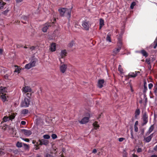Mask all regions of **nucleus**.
<instances>
[{
    "mask_svg": "<svg viewBox=\"0 0 157 157\" xmlns=\"http://www.w3.org/2000/svg\"><path fill=\"white\" fill-rule=\"evenodd\" d=\"M9 118H10V120H12L14 118L15 116L13 115H11L9 117Z\"/></svg>",
    "mask_w": 157,
    "mask_h": 157,
    "instance_id": "3c124183",
    "label": "nucleus"
},
{
    "mask_svg": "<svg viewBox=\"0 0 157 157\" xmlns=\"http://www.w3.org/2000/svg\"><path fill=\"white\" fill-rule=\"evenodd\" d=\"M29 111L27 109H24L22 110L21 113L22 114H26L28 113Z\"/></svg>",
    "mask_w": 157,
    "mask_h": 157,
    "instance_id": "7c9ffc66",
    "label": "nucleus"
},
{
    "mask_svg": "<svg viewBox=\"0 0 157 157\" xmlns=\"http://www.w3.org/2000/svg\"><path fill=\"white\" fill-rule=\"evenodd\" d=\"M3 120L4 122H6L10 120V119L9 117L4 116L3 118Z\"/></svg>",
    "mask_w": 157,
    "mask_h": 157,
    "instance_id": "b1692460",
    "label": "nucleus"
},
{
    "mask_svg": "<svg viewBox=\"0 0 157 157\" xmlns=\"http://www.w3.org/2000/svg\"><path fill=\"white\" fill-rule=\"evenodd\" d=\"M89 21L85 19L82 21V25L84 29L86 30H88L89 29Z\"/></svg>",
    "mask_w": 157,
    "mask_h": 157,
    "instance_id": "7ed1b4c3",
    "label": "nucleus"
},
{
    "mask_svg": "<svg viewBox=\"0 0 157 157\" xmlns=\"http://www.w3.org/2000/svg\"><path fill=\"white\" fill-rule=\"evenodd\" d=\"M35 48V47H34V46H32L31 47V48H30V49L32 50H34Z\"/></svg>",
    "mask_w": 157,
    "mask_h": 157,
    "instance_id": "052dcab7",
    "label": "nucleus"
},
{
    "mask_svg": "<svg viewBox=\"0 0 157 157\" xmlns=\"http://www.w3.org/2000/svg\"><path fill=\"white\" fill-rule=\"evenodd\" d=\"M43 137L44 139H48L50 138V137L49 135L46 134L43 136Z\"/></svg>",
    "mask_w": 157,
    "mask_h": 157,
    "instance_id": "58836bf2",
    "label": "nucleus"
},
{
    "mask_svg": "<svg viewBox=\"0 0 157 157\" xmlns=\"http://www.w3.org/2000/svg\"><path fill=\"white\" fill-rule=\"evenodd\" d=\"M66 53V52L65 50L61 51V55L62 57H63L64 56H65Z\"/></svg>",
    "mask_w": 157,
    "mask_h": 157,
    "instance_id": "e433bc0d",
    "label": "nucleus"
},
{
    "mask_svg": "<svg viewBox=\"0 0 157 157\" xmlns=\"http://www.w3.org/2000/svg\"><path fill=\"white\" fill-rule=\"evenodd\" d=\"M153 135V133L151 134L149 136L144 138V139L145 140V141L147 143H149Z\"/></svg>",
    "mask_w": 157,
    "mask_h": 157,
    "instance_id": "4468645a",
    "label": "nucleus"
},
{
    "mask_svg": "<svg viewBox=\"0 0 157 157\" xmlns=\"http://www.w3.org/2000/svg\"><path fill=\"white\" fill-rule=\"evenodd\" d=\"M154 124L151 125L149 128L148 132L149 133H151L153 131L154 128Z\"/></svg>",
    "mask_w": 157,
    "mask_h": 157,
    "instance_id": "c756f323",
    "label": "nucleus"
},
{
    "mask_svg": "<svg viewBox=\"0 0 157 157\" xmlns=\"http://www.w3.org/2000/svg\"><path fill=\"white\" fill-rule=\"evenodd\" d=\"M32 91L31 88L29 86H25L23 92L25 93L27 92H30Z\"/></svg>",
    "mask_w": 157,
    "mask_h": 157,
    "instance_id": "f3484780",
    "label": "nucleus"
},
{
    "mask_svg": "<svg viewBox=\"0 0 157 157\" xmlns=\"http://www.w3.org/2000/svg\"><path fill=\"white\" fill-rule=\"evenodd\" d=\"M136 52H138V51ZM140 52H141L142 53V54L143 55V56H145V57H147V56H148V54H147V53L146 52L145 50H142Z\"/></svg>",
    "mask_w": 157,
    "mask_h": 157,
    "instance_id": "a211bd4d",
    "label": "nucleus"
},
{
    "mask_svg": "<svg viewBox=\"0 0 157 157\" xmlns=\"http://www.w3.org/2000/svg\"><path fill=\"white\" fill-rule=\"evenodd\" d=\"M60 15L61 17L65 16L66 15H69V10L68 9L62 8L58 9Z\"/></svg>",
    "mask_w": 157,
    "mask_h": 157,
    "instance_id": "f257e3e1",
    "label": "nucleus"
},
{
    "mask_svg": "<svg viewBox=\"0 0 157 157\" xmlns=\"http://www.w3.org/2000/svg\"><path fill=\"white\" fill-rule=\"evenodd\" d=\"M54 24V22H53L52 23H46L44 25L42 29V31L44 32H46L48 29L49 27L51 26H53V25Z\"/></svg>",
    "mask_w": 157,
    "mask_h": 157,
    "instance_id": "20e7f679",
    "label": "nucleus"
},
{
    "mask_svg": "<svg viewBox=\"0 0 157 157\" xmlns=\"http://www.w3.org/2000/svg\"><path fill=\"white\" fill-rule=\"evenodd\" d=\"M121 49V46H118V47L117 48H115L113 49V53L114 54L116 55L120 52Z\"/></svg>",
    "mask_w": 157,
    "mask_h": 157,
    "instance_id": "2eb2a0df",
    "label": "nucleus"
},
{
    "mask_svg": "<svg viewBox=\"0 0 157 157\" xmlns=\"http://www.w3.org/2000/svg\"><path fill=\"white\" fill-rule=\"evenodd\" d=\"M21 138L23 140L27 142H29L30 140L28 139L25 138L23 137H21Z\"/></svg>",
    "mask_w": 157,
    "mask_h": 157,
    "instance_id": "a19ab883",
    "label": "nucleus"
},
{
    "mask_svg": "<svg viewBox=\"0 0 157 157\" xmlns=\"http://www.w3.org/2000/svg\"><path fill=\"white\" fill-rule=\"evenodd\" d=\"M6 94H2L1 96H0V98H1L2 100V101L4 102L6 100Z\"/></svg>",
    "mask_w": 157,
    "mask_h": 157,
    "instance_id": "6ab92c4d",
    "label": "nucleus"
},
{
    "mask_svg": "<svg viewBox=\"0 0 157 157\" xmlns=\"http://www.w3.org/2000/svg\"><path fill=\"white\" fill-rule=\"evenodd\" d=\"M155 60V59L153 58H151V61L152 62H153Z\"/></svg>",
    "mask_w": 157,
    "mask_h": 157,
    "instance_id": "774afa93",
    "label": "nucleus"
},
{
    "mask_svg": "<svg viewBox=\"0 0 157 157\" xmlns=\"http://www.w3.org/2000/svg\"><path fill=\"white\" fill-rule=\"evenodd\" d=\"M52 137L53 139H55L57 138V136L56 134H53L52 135Z\"/></svg>",
    "mask_w": 157,
    "mask_h": 157,
    "instance_id": "79ce46f5",
    "label": "nucleus"
},
{
    "mask_svg": "<svg viewBox=\"0 0 157 157\" xmlns=\"http://www.w3.org/2000/svg\"><path fill=\"white\" fill-rule=\"evenodd\" d=\"M21 22L24 24H26L27 23V21H24V20H21Z\"/></svg>",
    "mask_w": 157,
    "mask_h": 157,
    "instance_id": "338daca9",
    "label": "nucleus"
},
{
    "mask_svg": "<svg viewBox=\"0 0 157 157\" xmlns=\"http://www.w3.org/2000/svg\"><path fill=\"white\" fill-rule=\"evenodd\" d=\"M154 45V44H151V45L150 47H153V48L154 49H155L157 47L155 45L154 46H153Z\"/></svg>",
    "mask_w": 157,
    "mask_h": 157,
    "instance_id": "864d4df0",
    "label": "nucleus"
},
{
    "mask_svg": "<svg viewBox=\"0 0 157 157\" xmlns=\"http://www.w3.org/2000/svg\"><path fill=\"white\" fill-rule=\"evenodd\" d=\"M30 98L29 97L25 98L24 99L21 103V105L22 107H27L30 104Z\"/></svg>",
    "mask_w": 157,
    "mask_h": 157,
    "instance_id": "f03ea898",
    "label": "nucleus"
},
{
    "mask_svg": "<svg viewBox=\"0 0 157 157\" xmlns=\"http://www.w3.org/2000/svg\"><path fill=\"white\" fill-rule=\"evenodd\" d=\"M23 143L21 142H17L16 144V146L17 147L20 148L22 147L23 145Z\"/></svg>",
    "mask_w": 157,
    "mask_h": 157,
    "instance_id": "c85d7f7f",
    "label": "nucleus"
},
{
    "mask_svg": "<svg viewBox=\"0 0 157 157\" xmlns=\"http://www.w3.org/2000/svg\"><path fill=\"white\" fill-rule=\"evenodd\" d=\"M147 84L146 82H144V89L143 91L144 93H145L147 90Z\"/></svg>",
    "mask_w": 157,
    "mask_h": 157,
    "instance_id": "412c9836",
    "label": "nucleus"
},
{
    "mask_svg": "<svg viewBox=\"0 0 157 157\" xmlns=\"http://www.w3.org/2000/svg\"><path fill=\"white\" fill-rule=\"evenodd\" d=\"M150 61H151V59H150V58H147L146 59H145V62L147 63V64H148V65H150Z\"/></svg>",
    "mask_w": 157,
    "mask_h": 157,
    "instance_id": "ea45409f",
    "label": "nucleus"
},
{
    "mask_svg": "<svg viewBox=\"0 0 157 157\" xmlns=\"http://www.w3.org/2000/svg\"><path fill=\"white\" fill-rule=\"evenodd\" d=\"M150 157H157V155H152Z\"/></svg>",
    "mask_w": 157,
    "mask_h": 157,
    "instance_id": "69168bd1",
    "label": "nucleus"
},
{
    "mask_svg": "<svg viewBox=\"0 0 157 157\" xmlns=\"http://www.w3.org/2000/svg\"><path fill=\"white\" fill-rule=\"evenodd\" d=\"M104 83V80L103 79L99 80L98 81V86L99 88H101L103 87V84Z\"/></svg>",
    "mask_w": 157,
    "mask_h": 157,
    "instance_id": "1a4fd4ad",
    "label": "nucleus"
},
{
    "mask_svg": "<svg viewBox=\"0 0 157 157\" xmlns=\"http://www.w3.org/2000/svg\"><path fill=\"white\" fill-rule=\"evenodd\" d=\"M23 146L24 149H25L27 150V149H29V146L28 145L26 144H25V143H23Z\"/></svg>",
    "mask_w": 157,
    "mask_h": 157,
    "instance_id": "4c0bfd02",
    "label": "nucleus"
},
{
    "mask_svg": "<svg viewBox=\"0 0 157 157\" xmlns=\"http://www.w3.org/2000/svg\"><path fill=\"white\" fill-rule=\"evenodd\" d=\"M100 25L103 26L104 25V20L101 18L100 19L99 21Z\"/></svg>",
    "mask_w": 157,
    "mask_h": 157,
    "instance_id": "c9c22d12",
    "label": "nucleus"
},
{
    "mask_svg": "<svg viewBox=\"0 0 157 157\" xmlns=\"http://www.w3.org/2000/svg\"><path fill=\"white\" fill-rule=\"evenodd\" d=\"M50 49L52 52L55 51L56 50V44L55 43H53L51 44Z\"/></svg>",
    "mask_w": 157,
    "mask_h": 157,
    "instance_id": "dca6fc26",
    "label": "nucleus"
},
{
    "mask_svg": "<svg viewBox=\"0 0 157 157\" xmlns=\"http://www.w3.org/2000/svg\"><path fill=\"white\" fill-rule=\"evenodd\" d=\"M67 67L64 64H63L60 66V71L63 73H64Z\"/></svg>",
    "mask_w": 157,
    "mask_h": 157,
    "instance_id": "9b49d317",
    "label": "nucleus"
},
{
    "mask_svg": "<svg viewBox=\"0 0 157 157\" xmlns=\"http://www.w3.org/2000/svg\"><path fill=\"white\" fill-rule=\"evenodd\" d=\"M7 88L2 86H0V94H3L7 92Z\"/></svg>",
    "mask_w": 157,
    "mask_h": 157,
    "instance_id": "f8f14e48",
    "label": "nucleus"
},
{
    "mask_svg": "<svg viewBox=\"0 0 157 157\" xmlns=\"http://www.w3.org/2000/svg\"><path fill=\"white\" fill-rule=\"evenodd\" d=\"M28 17L26 16H23L21 17V20H24L26 21H28Z\"/></svg>",
    "mask_w": 157,
    "mask_h": 157,
    "instance_id": "f704fd0d",
    "label": "nucleus"
},
{
    "mask_svg": "<svg viewBox=\"0 0 157 157\" xmlns=\"http://www.w3.org/2000/svg\"><path fill=\"white\" fill-rule=\"evenodd\" d=\"M154 92L156 96H157V83L155 84L154 86Z\"/></svg>",
    "mask_w": 157,
    "mask_h": 157,
    "instance_id": "bb28decb",
    "label": "nucleus"
},
{
    "mask_svg": "<svg viewBox=\"0 0 157 157\" xmlns=\"http://www.w3.org/2000/svg\"><path fill=\"white\" fill-rule=\"evenodd\" d=\"M37 61V59L35 58H33L31 60L29 63L33 67L35 66L36 64Z\"/></svg>",
    "mask_w": 157,
    "mask_h": 157,
    "instance_id": "6e6552de",
    "label": "nucleus"
},
{
    "mask_svg": "<svg viewBox=\"0 0 157 157\" xmlns=\"http://www.w3.org/2000/svg\"><path fill=\"white\" fill-rule=\"evenodd\" d=\"M5 153L1 150V149H0V155H3Z\"/></svg>",
    "mask_w": 157,
    "mask_h": 157,
    "instance_id": "13d9d810",
    "label": "nucleus"
},
{
    "mask_svg": "<svg viewBox=\"0 0 157 157\" xmlns=\"http://www.w3.org/2000/svg\"><path fill=\"white\" fill-rule=\"evenodd\" d=\"M48 144V141L45 139H42L40 141V145H44L47 146Z\"/></svg>",
    "mask_w": 157,
    "mask_h": 157,
    "instance_id": "9d476101",
    "label": "nucleus"
},
{
    "mask_svg": "<svg viewBox=\"0 0 157 157\" xmlns=\"http://www.w3.org/2000/svg\"><path fill=\"white\" fill-rule=\"evenodd\" d=\"M153 86V84L152 83H150L148 84V88L149 89H151Z\"/></svg>",
    "mask_w": 157,
    "mask_h": 157,
    "instance_id": "09e8293b",
    "label": "nucleus"
},
{
    "mask_svg": "<svg viewBox=\"0 0 157 157\" xmlns=\"http://www.w3.org/2000/svg\"><path fill=\"white\" fill-rule=\"evenodd\" d=\"M15 67L16 68H15L14 72L18 73L19 72L21 69L20 68H19L18 66L17 65H15Z\"/></svg>",
    "mask_w": 157,
    "mask_h": 157,
    "instance_id": "2f4dec72",
    "label": "nucleus"
},
{
    "mask_svg": "<svg viewBox=\"0 0 157 157\" xmlns=\"http://www.w3.org/2000/svg\"><path fill=\"white\" fill-rule=\"evenodd\" d=\"M90 117V114L87 117H83L81 121H79V122L82 124H85L89 122V118Z\"/></svg>",
    "mask_w": 157,
    "mask_h": 157,
    "instance_id": "423d86ee",
    "label": "nucleus"
},
{
    "mask_svg": "<svg viewBox=\"0 0 157 157\" xmlns=\"http://www.w3.org/2000/svg\"><path fill=\"white\" fill-rule=\"evenodd\" d=\"M138 124V121H136L135 123V124L134 125H137Z\"/></svg>",
    "mask_w": 157,
    "mask_h": 157,
    "instance_id": "0e129e2a",
    "label": "nucleus"
},
{
    "mask_svg": "<svg viewBox=\"0 0 157 157\" xmlns=\"http://www.w3.org/2000/svg\"><path fill=\"white\" fill-rule=\"evenodd\" d=\"M93 125L94 127V128L95 129H98L99 127V125L98 124V123L96 121L93 124Z\"/></svg>",
    "mask_w": 157,
    "mask_h": 157,
    "instance_id": "5701e85b",
    "label": "nucleus"
},
{
    "mask_svg": "<svg viewBox=\"0 0 157 157\" xmlns=\"http://www.w3.org/2000/svg\"><path fill=\"white\" fill-rule=\"evenodd\" d=\"M9 75L8 74H6L4 75L5 78L6 79H8Z\"/></svg>",
    "mask_w": 157,
    "mask_h": 157,
    "instance_id": "6e6d98bb",
    "label": "nucleus"
},
{
    "mask_svg": "<svg viewBox=\"0 0 157 157\" xmlns=\"http://www.w3.org/2000/svg\"><path fill=\"white\" fill-rule=\"evenodd\" d=\"M75 41L74 40H72L71 42L69 43V48L70 47H75Z\"/></svg>",
    "mask_w": 157,
    "mask_h": 157,
    "instance_id": "393cba45",
    "label": "nucleus"
},
{
    "mask_svg": "<svg viewBox=\"0 0 157 157\" xmlns=\"http://www.w3.org/2000/svg\"><path fill=\"white\" fill-rule=\"evenodd\" d=\"M125 139V138H119L118 140L119 142H122L123 140H124Z\"/></svg>",
    "mask_w": 157,
    "mask_h": 157,
    "instance_id": "603ef678",
    "label": "nucleus"
},
{
    "mask_svg": "<svg viewBox=\"0 0 157 157\" xmlns=\"http://www.w3.org/2000/svg\"><path fill=\"white\" fill-rule=\"evenodd\" d=\"M106 40L107 41H108L109 42H111L110 37V35L109 33H108L106 36Z\"/></svg>",
    "mask_w": 157,
    "mask_h": 157,
    "instance_id": "a878e982",
    "label": "nucleus"
},
{
    "mask_svg": "<svg viewBox=\"0 0 157 157\" xmlns=\"http://www.w3.org/2000/svg\"><path fill=\"white\" fill-rule=\"evenodd\" d=\"M122 45V42L121 41V40H120L119 39L118 46H118H121V48Z\"/></svg>",
    "mask_w": 157,
    "mask_h": 157,
    "instance_id": "49530a36",
    "label": "nucleus"
},
{
    "mask_svg": "<svg viewBox=\"0 0 157 157\" xmlns=\"http://www.w3.org/2000/svg\"><path fill=\"white\" fill-rule=\"evenodd\" d=\"M21 124L22 125H25L26 124V122L25 121H21Z\"/></svg>",
    "mask_w": 157,
    "mask_h": 157,
    "instance_id": "5fc2aeb1",
    "label": "nucleus"
},
{
    "mask_svg": "<svg viewBox=\"0 0 157 157\" xmlns=\"http://www.w3.org/2000/svg\"><path fill=\"white\" fill-rule=\"evenodd\" d=\"M137 73H140L139 71H135V72H131L128 74V75L131 77H135L137 76Z\"/></svg>",
    "mask_w": 157,
    "mask_h": 157,
    "instance_id": "ddd939ff",
    "label": "nucleus"
},
{
    "mask_svg": "<svg viewBox=\"0 0 157 157\" xmlns=\"http://www.w3.org/2000/svg\"><path fill=\"white\" fill-rule=\"evenodd\" d=\"M140 114V111L139 109L137 108L135 113V117H136L138 116Z\"/></svg>",
    "mask_w": 157,
    "mask_h": 157,
    "instance_id": "aec40b11",
    "label": "nucleus"
},
{
    "mask_svg": "<svg viewBox=\"0 0 157 157\" xmlns=\"http://www.w3.org/2000/svg\"><path fill=\"white\" fill-rule=\"evenodd\" d=\"M29 63L26 64L25 66V68L29 70L31 68L33 67Z\"/></svg>",
    "mask_w": 157,
    "mask_h": 157,
    "instance_id": "4be33fe9",
    "label": "nucleus"
},
{
    "mask_svg": "<svg viewBox=\"0 0 157 157\" xmlns=\"http://www.w3.org/2000/svg\"><path fill=\"white\" fill-rule=\"evenodd\" d=\"M154 149L155 151H157V145L154 147Z\"/></svg>",
    "mask_w": 157,
    "mask_h": 157,
    "instance_id": "680f3d73",
    "label": "nucleus"
},
{
    "mask_svg": "<svg viewBox=\"0 0 157 157\" xmlns=\"http://www.w3.org/2000/svg\"><path fill=\"white\" fill-rule=\"evenodd\" d=\"M97 150L96 149H94L92 151V152L93 153H95L97 152Z\"/></svg>",
    "mask_w": 157,
    "mask_h": 157,
    "instance_id": "bf43d9fd",
    "label": "nucleus"
},
{
    "mask_svg": "<svg viewBox=\"0 0 157 157\" xmlns=\"http://www.w3.org/2000/svg\"><path fill=\"white\" fill-rule=\"evenodd\" d=\"M21 131L24 133V134L27 137L30 136L32 133L31 131L30 130L23 129H21Z\"/></svg>",
    "mask_w": 157,
    "mask_h": 157,
    "instance_id": "0eeeda50",
    "label": "nucleus"
},
{
    "mask_svg": "<svg viewBox=\"0 0 157 157\" xmlns=\"http://www.w3.org/2000/svg\"><path fill=\"white\" fill-rule=\"evenodd\" d=\"M17 3H19L21 2L23 0H15Z\"/></svg>",
    "mask_w": 157,
    "mask_h": 157,
    "instance_id": "4d7b16f0",
    "label": "nucleus"
},
{
    "mask_svg": "<svg viewBox=\"0 0 157 157\" xmlns=\"http://www.w3.org/2000/svg\"><path fill=\"white\" fill-rule=\"evenodd\" d=\"M142 151V149L141 148H140V147H139L138 148L137 150V152H138V153L140 152H141Z\"/></svg>",
    "mask_w": 157,
    "mask_h": 157,
    "instance_id": "8fccbe9b",
    "label": "nucleus"
},
{
    "mask_svg": "<svg viewBox=\"0 0 157 157\" xmlns=\"http://www.w3.org/2000/svg\"><path fill=\"white\" fill-rule=\"evenodd\" d=\"M143 123L142 124V126L146 125L148 122V116L147 113L146 112H144L143 115Z\"/></svg>",
    "mask_w": 157,
    "mask_h": 157,
    "instance_id": "39448f33",
    "label": "nucleus"
},
{
    "mask_svg": "<svg viewBox=\"0 0 157 157\" xmlns=\"http://www.w3.org/2000/svg\"><path fill=\"white\" fill-rule=\"evenodd\" d=\"M118 70L121 72H122L123 71V69L121 68V66L120 65H119L118 66Z\"/></svg>",
    "mask_w": 157,
    "mask_h": 157,
    "instance_id": "a18cd8bd",
    "label": "nucleus"
},
{
    "mask_svg": "<svg viewBox=\"0 0 157 157\" xmlns=\"http://www.w3.org/2000/svg\"><path fill=\"white\" fill-rule=\"evenodd\" d=\"M45 157H54V156L53 155L47 153L46 154Z\"/></svg>",
    "mask_w": 157,
    "mask_h": 157,
    "instance_id": "c03bdc74",
    "label": "nucleus"
},
{
    "mask_svg": "<svg viewBox=\"0 0 157 157\" xmlns=\"http://www.w3.org/2000/svg\"><path fill=\"white\" fill-rule=\"evenodd\" d=\"M130 134L131 138L132 139H134V137L133 135V132L132 130H131L130 131Z\"/></svg>",
    "mask_w": 157,
    "mask_h": 157,
    "instance_id": "37998d69",
    "label": "nucleus"
},
{
    "mask_svg": "<svg viewBox=\"0 0 157 157\" xmlns=\"http://www.w3.org/2000/svg\"><path fill=\"white\" fill-rule=\"evenodd\" d=\"M5 4V3L2 1H0V9H2L4 8V6Z\"/></svg>",
    "mask_w": 157,
    "mask_h": 157,
    "instance_id": "cd10ccee",
    "label": "nucleus"
},
{
    "mask_svg": "<svg viewBox=\"0 0 157 157\" xmlns=\"http://www.w3.org/2000/svg\"><path fill=\"white\" fill-rule=\"evenodd\" d=\"M135 131L137 132L138 131V128L137 125H134Z\"/></svg>",
    "mask_w": 157,
    "mask_h": 157,
    "instance_id": "de8ad7c7",
    "label": "nucleus"
},
{
    "mask_svg": "<svg viewBox=\"0 0 157 157\" xmlns=\"http://www.w3.org/2000/svg\"><path fill=\"white\" fill-rule=\"evenodd\" d=\"M3 52V50L1 48L0 49V54H2Z\"/></svg>",
    "mask_w": 157,
    "mask_h": 157,
    "instance_id": "e2e57ef3",
    "label": "nucleus"
},
{
    "mask_svg": "<svg viewBox=\"0 0 157 157\" xmlns=\"http://www.w3.org/2000/svg\"><path fill=\"white\" fill-rule=\"evenodd\" d=\"M136 5V3L134 2H132L130 6V8L131 9H133L134 8V6Z\"/></svg>",
    "mask_w": 157,
    "mask_h": 157,
    "instance_id": "72a5a7b5",
    "label": "nucleus"
},
{
    "mask_svg": "<svg viewBox=\"0 0 157 157\" xmlns=\"http://www.w3.org/2000/svg\"><path fill=\"white\" fill-rule=\"evenodd\" d=\"M9 10H10L9 8H7L6 10L2 12V13L4 15H6Z\"/></svg>",
    "mask_w": 157,
    "mask_h": 157,
    "instance_id": "473e14b6",
    "label": "nucleus"
}]
</instances>
